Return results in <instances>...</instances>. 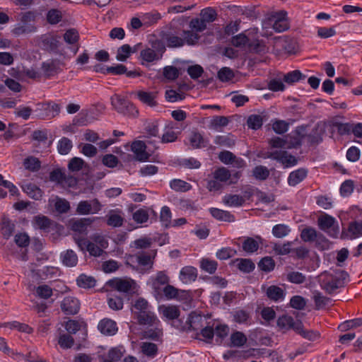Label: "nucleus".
I'll use <instances>...</instances> for the list:
<instances>
[{
    "mask_svg": "<svg viewBox=\"0 0 362 362\" xmlns=\"http://www.w3.org/2000/svg\"><path fill=\"white\" fill-rule=\"evenodd\" d=\"M327 128V124L324 122H318L312 132L308 134H303L301 132L304 130L303 127L298 128L296 133L298 135L297 139H300V143L303 139H306L310 145L317 144L322 141V135L325 134Z\"/></svg>",
    "mask_w": 362,
    "mask_h": 362,
    "instance_id": "f257e3e1",
    "label": "nucleus"
},
{
    "mask_svg": "<svg viewBox=\"0 0 362 362\" xmlns=\"http://www.w3.org/2000/svg\"><path fill=\"white\" fill-rule=\"evenodd\" d=\"M111 103L119 113L133 117H136L139 114V111L131 102L119 95H114L111 97Z\"/></svg>",
    "mask_w": 362,
    "mask_h": 362,
    "instance_id": "f03ea898",
    "label": "nucleus"
},
{
    "mask_svg": "<svg viewBox=\"0 0 362 362\" xmlns=\"http://www.w3.org/2000/svg\"><path fill=\"white\" fill-rule=\"evenodd\" d=\"M319 228L330 237L337 238L339 233V227L336 219L332 216L323 214L317 218Z\"/></svg>",
    "mask_w": 362,
    "mask_h": 362,
    "instance_id": "7ed1b4c3",
    "label": "nucleus"
},
{
    "mask_svg": "<svg viewBox=\"0 0 362 362\" xmlns=\"http://www.w3.org/2000/svg\"><path fill=\"white\" fill-rule=\"evenodd\" d=\"M102 205L97 199L91 201H81L76 207V213L80 215L96 214L101 210Z\"/></svg>",
    "mask_w": 362,
    "mask_h": 362,
    "instance_id": "20e7f679",
    "label": "nucleus"
},
{
    "mask_svg": "<svg viewBox=\"0 0 362 362\" xmlns=\"http://www.w3.org/2000/svg\"><path fill=\"white\" fill-rule=\"evenodd\" d=\"M266 157L279 161L286 168L295 165L298 162L295 156L288 154L286 151L268 152Z\"/></svg>",
    "mask_w": 362,
    "mask_h": 362,
    "instance_id": "39448f33",
    "label": "nucleus"
},
{
    "mask_svg": "<svg viewBox=\"0 0 362 362\" xmlns=\"http://www.w3.org/2000/svg\"><path fill=\"white\" fill-rule=\"evenodd\" d=\"M146 143L143 141H135L132 144L131 149L135 154L136 160L144 162L149 158L151 153L146 151L147 144H152L153 142L148 140Z\"/></svg>",
    "mask_w": 362,
    "mask_h": 362,
    "instance_id": "423d86ee",
    "label": "nucleus"
},
{
    "mask_svg": "<svg viewBox=\"0 0 362 362\" xmlns=\"http://www.w3.org/2000/svg\"><path fill=\"white\" fill-rule=\"evenodd\" d=\"M60 44V37L50 33L42 35L40 40L41 47L49 52H57Z\"/></svg>",
    "mask_w": 362,
    "mask_h": 362,
    "instance_id": "0eeeda50",
    "label": "nucleus"
},
{
    "mask_svg": "<svg viewBox=\"0 0 362 362\" xmlns=\"http://www.w3.org/2000/svg\"><path fill=\"white\" fill-rule=\"evenodd\" d=\"M107 285L120 292L127 293L135 288L136 283L130 279H113L107 282Z\"/></svg>",
    "mask_w": 362,
    "mask_h": 362,
    "instance_id": "6e6552de",
    "label": "nucleus"
},
{
    "mask_svg": "<svg viewBox=\"0 0 362 362\" xmlns=\"http://www.w3.org/2000/svg\"><path fill=\"white\" fill-rule=\"evenodd\" d=\"M321 287L327 293H332L343 286L342 281L337 276L327 274L321 281Z\"/></svg>",
    "mask_w": 362,
    "mask_h": 362,
    "instance_id": "1a4fd4ad",
    "label": "nucleus"
},
{
    "mask_svg": "<svg viewBox=\"0 0 362 362\" xmlns=\"http://www.w3.org/2000/svg\"><path fill=\"white\" fill-rule=\"evenodd\" d=\"M62 310L66 315H75L80 308V303L77 298L67 296L61 303Z\"/></svg>",
    "mask_w": 362,
    "mask_h": 362,
    "instance_id": "9d476101",
    "label": "nucleus"
},
{
    "mask_svg": "<svg viewBox=\"0 0 362 362\" xmlns=\"http://www.w3.org/2000/svg\"><path fill=\"white\" fill-rule=\"evenodd\" d=\"M301 322L300 320L295 321L291 316L284 315L278 318L276 324L279 329L284 330V332L289 329H293L296 332V327H298Z\"/></svg>",
    "mask_w": 362,
    "mask_h": 362,
    "instance_id": "9b49d317",
    "label": "nucleus"
},
{
    "mask_svg": "<svg viewBox=\"0 0 362 362\" xmlns=\"http://www.w3.org/2000/svg\"><path fill=\"white\" fill-rule=\"evenodd\" d=\"M262 290L264 291L267 297L272 301H281L285 298V290L278 286H262Z\"/></svg>",
    "mask_w": 362,
    "mask_h": 362,
    "instance_id": "f8f14e48",
    "label": "nucleus"
},
{
    "mask_svg": "<svg viewBox=\"0 0 362 362\" xmlns=\"http://www.w3.org/2000/svg\"><path fill=\"white\" fill-rule=\"evenodd\" d=\"M42 107L45 112L40 113L38 115L41 119L54 118L60 112V105L55 103L49 102L42 104Z\"/></svg>",
    "mask_w": 362,
    "mask_h": 362,
    "instance_id": "ddd939ff",
    "label": "nucleus"
},
{
    "mask_svg": "<svg viewBox=\"0 0 362 362\" xmlns=\"http://www.w3.org/2000/svg\"><path fill=\"white\" fill-rule=\"evenodd\" d=\"M134 315L137 320L138 323L141 325L152 326L159 322V320L154 315V313L148 310L143 312H139V313H137Z\"/></svg>",
    "mask_w": 362,
    "mask_h": 362,
    "instance_id": "4468645a",
    "label": "nucleus"
},
{
    "mask_svg": "<svg viewBox=\"0 0 362 362\" xmlns=\"http://www.w3.org/2000/svg\"><path fill=\"white\" fill-rule=\"evenodd\" d=\"M301 239L305 242H313L316 240L327 242V240L322 234H318L313 228L308 227L304 228L300 233Z\"/></svg>",
    "mask_w": 362,
    "mask_h": 362,
    "instance_id": "2eb2a0df",
    "label": "nucleus"
},
{
    "mask_svg": "<svg viewBox=\"0 0 362 362\" xmlns=\"http://www.w3.org/2000/svg\"><path fill=\"white\" fill-rule=\"evenodd\" d=\"M98 218H83L71 221V229L78 233H83L88 226H90Z\"/></svg>",
    "mask_w": 362,
    "mask_h": 362,
    "instance_id": "dca6fc26",
    "label": "nucleus"
},
{
    "mask_svg": "<svg viewBox=\"0 0 362 362\" xmlns=\"http://www.w3.org/2000/svg\"><path fill=\"white\" fill-rule=\"evenodd\" d=\"M269 144L274 148H291L300 146V141L295 138L293 141L288 143L286 139L274 137L269 141Z\"/></svg>",
    "mask_w": 362,
    "mask_h": 362,
    "instance_id": "f3484780",
    "label": "nucleus"
},
{
    "mask_svg": "<svg viewBox=\"0 0 362 362\" xmlns=\"http://www.w3.org/2000/svg\"><path fill=\"white\" fill-rule=\"evenodd\" d=\"M98 329L105 335H114L117 331L116 322L110 319H103L98 324Z\"/></svg>",
    "mask_w": 362,
    "mask_h": 362,
    "instance_id": "a211bd4d",
    "label": "nucleus"
},
{
    "mask_svg": "<svg viewBox=\"0 0 362 362\" xmlns=\"http://www.w3.org/2000/svg\"><path fill=\"white\" fill-rule=\"evenodd\" d=\"M42 71L46 77H50L58 73L60 69L59 62L57 60H48L42 64Z\"/></svg>",
    "mask_w": 362,
    "mask_h": 362,
    "instance_id": "6ab92c4d",
    "label": "nucleus"
},
{
    "mask_svg": "<svg viewBox=\"0 0 362 362\" xmlns=\"http://www.w3.org/2000/svg\"><path fill=\"white\" fill-rule=\"evenodd\" d=\"M119 211L110 210L106 215V223L112 227L117 228L123 225L124 218Z\"/></svg>",
    "mask_w": 362,
    "mask_h": 362,
    "instance_id": "aec40b11",
    "label": "nucleus"
},
{
    "mask_svg": "<svg viewBox=\"0 0 362 362\" xmlns=\"http://www.w3.org/2000/svg\"><path fill=\"white\" fill-rule=\"evenodd\" d=\"M64 265L69 267H75L78 263V256L72 250H66L60 255Z\"/></svg>",
    "mask_w": 362,
    "mask_h": 362,
    "instance_id": "412c9836",
    "label": "nucleus"
},
{
    "mask_svg": "<svg viewBox=\"0 0 362 362\" xmlns=\"http://www.w3.org/2000/svg\"><path fill=\"white\" fill-rule=\"evenodd\" d=\"M35 27L29 23H18L11 30V33L16 37H19L23 35L28 34L35 32Z\"/></svg>",
    "mask_w": 362,
    "mask_h": 362,
    "instance_id": "4be33fe9",
    "label": "nucleus"
},
{
    "mask_svg": "<svg viewBox=\"0 0 362 362\" xmlns=\"http://www.w3.org/2000/svg\"><path fill=\"white\" fill-rule=\"evenodd\" d=\"M197 277V269L193 267H185L180 273V279L185 284L194 281Z\"/></svg>",
    "mask_w": 362,
    "mask_h": 362,
    "instance_id": "5701e85b",
    "label": "nucleus"
},
{
    "mask_svg": "<svg viewBox=\"0 0 362 362\" xmlns=\"http://www.w3.org/2000/svg\"><path fill=\"white\" fill-rule=\"evenodd\" d=\"M64 40L66 43L75 45L76 47H74L73 52L74 54H76L78 50V41L79 40V35L78 31L73 28L66 30L64 34Z\"/></svg>",
    "mask_w": 362,
    "mask_h": 362,
    "instance_id": "b1692460",
    "label": "nucleus"
},
{
    "mask_svg": "<svg viewBox=\"0 0 362 362\" xmlns=\"http://www.w3.org/2000/svg\"><path fill=\"white\" fill-rule=\"evenodd\" d=\"M307 170L304 168H300L289 174L288 183L291 186H296L302 182L307 176Z\"/></svg>",
    "mask_w": 362,
    "mask_h": 362,
    "instance_id": "393cba45",
    "label": "nucleus"
},
{
    "mask_svg": "<svg viewBox=\"0 0 362 362\" xmlns=\"http://www.w3.org/2000/svg\"><path fill=\"white\" fill-rule=\"evenodd\" d=\"M346 236L350 239H355L362 236V220L349 223Z\"/></svg>",
    "mask_w": 362,
    "mask_h": 362,
    "instance_id": "a878e982",
    "label": "nucleus"
},
{
    "mask_svg": "<svg viewBox=\"0 0 362 362\" xmlns=\"http://www.w3.org/2000/svg\"><path fill=\"white\" fill-rule=\"evenodd\" d=\"M211 216L218 221H223L228 222H233L235 221V217L230 212L221 210L217 208L210 209Z\"/></svg>",
    "mask_w": 362,
    "mask_h": 362,
    "instance_id": "bb28decb",
    "label": "nucleus"
},
{
    "mask_svg": "<svg viewBox=\"0 0 362 362\" xmlns=\"http://www.w3.org/2000/svg\"><path fill=\"white\" fill-rule=\"evenodd\" d=\"M23 190L32 199L39 200L42 197V191L35 184L28 183L23 186Z\"/></svg>",
    "mask_w": 362,
    "mask_h": 362,
    "instance_id": "cd10ccee",
    "label": "nucleus"
},
{
    "mask_svg": "<svg viewBox=\"0 0 362 362\" xmlns=\"http://www.w3.org/2000/svg\"><path fill=\"white\" fill-rule=\"evenodd\" d=\"M245 202L244 197L239 194H226L223 198V202L229 206H240Z\"/></svg>",
    "mask_w": 362,
    "mask_h": 362,
    "instance_id": "c85d7f7f",
    "label": "nucleus"
},
{
    "mask_svg": "<svg viewBox=\"0 0 362 362\" xmlns=\"http://www.w3.org/2000/svg\"><path fill=\"white\" fill-rule=\"evenodd\" d=\"M33 224L37 228L47 230L52 225V221L45 216L38 215L33 218Z\"/></svg>",
    "mask_w": 362,
    "mask_h": 362,
    "instance_id": "c756f323",
    "label": "nucleus"
},
{
    "mask_svg": "<svg viewBox=\"0 0 362 362\" xmlns=\"http://www.w3.org/2000/svg\"><path fill=\"white\" fill-rule=\"evenodd\" d=\"M137 96L143 103L150 107H155L157 105V102L155 100L156 97V93L139 91L137 93Z\"/></svg>",
    "mask_w": 362,
    "mask_h": 362,
    "instance_id": "7c9ffc66",
    "label": "nucleus"
},
{
    "mask_svg": "<svg viewBox=\"0 0 362 362\" xmlns=\"http://www.w3.org/2000/svg\"><path fill=\"white\" fill-rule=\"evenodd\" d=\"M160 310L163 315L169 320L177 319L180 314L179 308L176 305H163L162 307H160Z\"/></svg>",
    "mask_w": 362,
    "mask_h": 362,
    "instance_id": "2f4dec72",
    "label": "nucleus"
},
{
    "mask_svg": "<svg viewBox=\"0 0 362 362\" xmlns=\"http://www.w3.org/2000/svg\"><path fill=\"white\" fill-rule=\"evenodd\" d=\"M247 342L246 336L241 332L236 331L230 335L229 346L241 347Z\"/></svg>",
    "mask_w": 362,
    "mask_h": 362,
    "instance_id": "473e14b6",
    "label": "nucleus"
},
{
    "mask_svg": "<svg viewBox=\"0 0 362 362\" xmlns=\"http://www.w3.org/2000/svg\"><path fill=\"white\" fill-rule=\"evenodd\" d=\"M23 165L25 169L31 171H38L41 168V162L37 158L28 156L23 161Z\"/></svg>",
    "mask_w": 362,
    "mask_h": 362,
    "instance_id": "72a5a7b5",
    "label": "nucleus"
},
{
    "mask_svg": "<svg viewBox=\"0 0 362 362\" xmlns=\"http://www.w3.org/2000/svg\"><path fill=\"white\" fill-rule=\"evenodd\" d=\"M171 189L176 192H185L191 189L192 186L189 183L179 179L173 180L170 182Z\"/></svg>",
    "mask_w": 362,
    "mask_h": 362,
    "instance_id": "f704fd0d",
    "label": "nucleus"
},
{
    "mask_svg": "<svg viewBox=\"0 0 362 362\" xmlns=\"http://www.w3.org/2000/svg\"><path fill=\"white\" fill-rule=\"evenodd\" d=\"M189 143L194 148L206 147L207 141L198 132H193L189 138Z\"/></svg>",
    "mask_w": 362,
    "mask_h": 362,
    "instance_id": "c9c22d12",
    "label": "nucleus"
},
{
    "mask_svg": "<svg viewBox=\"0 0 362 362\" xmlns=\"http://www.w3.org/2000/svg\"><path fill=\"white\" fill-rule=\"evenodd\" d=\"M169 277L165 274L164 272H159L154 281H153V288L156 292L160 290V286L169 285Z\"/></svg>",
    "mask_w": 362,
    "mask_h": 362,
    "instance_id": "e433bc0d",
    "label": "nucleus"
},
{
    "mask_svg": "<svg viewBox=\"0 0 362 362\" xmlns=\"http://www.w3.org/2000/svg\"><path fill=\"white\" fill-rule=\"evenodd\" d=\"M282 47L288 54H295L297 50V42L295 39L284 36L282 38Z\"/></svg>",
    "mask_w": 362,
    "mask_h": 362,
    "instance_id": "4c0bfd02",
    "label": "nucleus"
},
{
    "mask_svg": "<svg viewBox=\"0 0 362 362\" xmlns=\"http://www.w3.org/2000/svg\"><path fill=\"white\" fill-rule=\"evenodd\" d=\"M164 40L169 47H180L185 45V40L182 37L173 34H165Z\"/></svg>",
    "mask_w": 362,
    "mask_h": 362,
    "instance_id": "58836bf2",
    "label": "nucleus"
},
{
    "mask_svg": "<svg viewBox=\"0 0 362 362\" xmlns=\"http://www.w3.org/2000/svg\"><path fill=\"white\" fill-rule=\"evenodd\" d=\"M86 167H88L87 163L78 157L72 158L68 164V169L71 172H78Z\"/></svg>",
    "mask_w": 362,
    "mask_h": 362,
    "instance_id": "ea45409f",
    "label": "nucleus"
},
{
    "mask_svg": "<svg viewBox=\"0 0 362 362\" xmlns=\"http://www.w3.org/2000/svg\"><path fill=\"white\" fill-rule=\"evenodd\" d=\"M136 51V49L134 48L133 52ZM131 52H132V47L129 45H123L118 48L116 58L118 61L125 62L130 56Z\"/></svg>",
    "mask_w": 362,
    "mask_h": 362,
    "instance_id": "a19ab883",
    "label": "nucleus"
},
{
    "mask_svg": "<svg viewBox=\"0 0 362 362\" xmlns=\"http://www.w3.org/2000/svg\"><path fill=\"white\" fill-rule=\"evenodd\" d=\"M141 349L144 355L149 357H154L158 352L157 345L151 342H142Z\"/></svg>",
    "mask_w": 362,
    "mask_h": 362,
    "instance_id": "79ce46f5",
    "label": "nucleus"
},
{
    "mask_svg": "<svg viewBox=\"0 0 362 362\" xmlns=\"http://www.w3.org/2000/svg\"><path fill=\"white\" fill-rule=\"evenodd\" d=\"M148 310V303L146 299L143 298H139L137 300H136L132 307V312L133 315H136L137 313H139V312H143Z\"/></svg>",
    "mask_w": 362,
    "mask_h": 362,
    "instance_id": "37998d69",
    "label": "nucleus"
},
{
    "mask_svg": "<svg viewBox=\"0 0 362 362\" xmlns=\"http://www.w3.org/2000/svg\"><path fill=\"white\" fill-rule=\"evenodd\" d=\"M214 178L221 182H226L231 177V173L229 170L224 167L218 168L214 172Z\"/></svg>",
    "mask_w": 362,
    "mask_h": 362,
    "instance_id": "c03bdc74",
    "label": "nucleus"
},
{
    "mask_svg": "<svg viewBox=\"0 0 362 362\" xmlns=\"http://www.w3.org/2000/svg\"><path fill=\"white\" fill-rule=\"evenodd\" d=\"M214 142L217 145L228 148L233 147L235 144L233 137L229 134L216 136Z\"/></svg>",
    "mask_w": 362,
    "mask_h": 362,
    "instance_id": "a18cd8bd",
    "label": "nucleus"
},
{
    "mask_svg": "<svg viewBox=\"0 0 362 362\" xmlns=\"http://www.w3.org/2000/svg\"><path fill=\"white\" fill-rule=\"evenodd\" d=\"M76 281L78 286L82 288H92L95 284V280L93 277L83 274L77 278Z\"/></svg>",
    "mask_w": 362,
    "mask_h": 362,
    "instance_id": "49530a36",
    "label": "nucleus"
},
{
    "mask_svg": "<svg viewBox=\"0 0 362 362\" xmlns=\"http://www.w3.org/2000/svg\"><path fill=\"white\" fill-rule=\"evenodd\" d=\"M49 180L59 184L66 183V175L59 168L53 170L49 174Z\"/></svg>",
    "mask_w": 362,
    "mask_h": 362,
    "instance_id": "de8ad7c7",
    "label": "nucleus"
},
{
    "mask_svg": "<svg viewBox=\"0 0 362 362\" xmlns=\"http://www.w3.org/2000/svg\"><path fill=\"white\" fill-rule=\"evenodd\" d=\"M269 169L263 165L256 166L252 170V175L259 180H265L269 176Z\"/></svg>",
    "mask_w": 362,
    "mask_h": 362,
    "instance_id": "09e8293b",
    "label": "nucleus"
},
{
    "mask_svg": "<svg viewBox=\"0 0 362 362\" xmlns=\"http://www.w3.org/2000/svg\"><path fill=\"white\" fill-rule=\"evenodd\" d=\"M305 78V76L303 75V74L299 70H295L285 74L284 81L288 84H292Z\"/></svg>",
    "mask_w": 362,
    "mask_h": 362,
    "instance_id": "8fccbe9b",
    "label": "nucleus"
},
{
    "mask_svg": "<svg viewBox=\"0 0 362 362\" xmlns=\"http://www.w3.org/2000/svg\"><path fill=\"white\" fill-rule=\"evenodd\" d=\"M162 335V329L158 327L155 329H149L142 332V338L148 339L154 341H158Z\"/></svg>",
    "mask_w": 362,
    "mask_h": 362,
    "instance_id": "3c124183",
    "label": "nucleus"
},
{
    "mask_svg": "<svg viewBox=\"0 0 362 362\" xmlns=\"http://www.w3.org/2000/svg\"><path fill=\"white\" fill-rule=\"evenodd\" d=\"M291 231L289 227L285 224L275 225L272 228V234L278 238L286 236Z\"/></svg>",
    "mask_w": 362,
    "mask_h": 362,
    "instance_id": "603ef678",
    "label": "nucleus"
},
{
    "mask_svg": "<svg viewBox=\"0 0 362 362\" xmlns=\"http://www.w3.org/2000/svg\"><path fill=\"white\" fill-rule=\"evenodd\" d=\"M72 148V142L71 141L66 138L63 137L59 141L57 148L59 152V153L62 155H66L69 153V152L71 151Z\"/></svg>",
    "mask_w": 362,
    "mask_h": 362,
    "instance_id": "864d4df0",
    "label": "nucleus"
},
{
    "mask_svg": "<svg viewBox=\"0 0 362 362\" xmlns=\"http://www.w3.org/2000/svg\"><path fill=\"white\" fill-rule=\"evenodd\" d=\"M291 245L292 242H286L283 245L274 243L272 248L276 255H285L290 253L292 251L291 247Z\"/></svg>",
    "mask_w": 362,
    "mask_h": 362,
    "instance_id": "5fc2aeb1",
    "label": "nucleus"
},
{
    "mask_svg": "<svg viewBox=\"0 0 362 362\" xmlns=\"http://www.w3.org/2000/svg\"><path fill=\"white\" fill-rule=\"evenodd\" d=\"M1 230L4 237L8 239L14 230V224L8 218H3Z\"/></svg>",
    "mask_w": 362,
    "mask_h": 362,
    "instance_id": "6e6d98bb",
    "label": "nucleus"
},
{
    "mask_svg": "<svg viewBox=\"0 0 362 362\" xmlns=\"http://www.w3.org/2000/svg\"><path fill=\"white\" fill-rule=\"evenodd\" d=\"M216 12L211 8L202 9L200 13L201 18L206 23H211L215 21L216 18Z\"/></svg>",
    "mask_w": 362,
    "mask_h": 362,
    "instance_id": "4d7b16f0",
    "label": "nucleus"
},
{
    "mask_svg": "<svg viewBox=\"0 0 362 362\" xmlns=\"http://www.w3.org/2000/svg\"><path fill=\"white\" fill-rule=\"evenodd\" d=\"M247 124L249 128L258 129L262 126V117L259 115H252L247 118Z\"/></svg>",
    "mask_w": 362,
    "mask_h": 362,
    "instance_id": "13d9d810",
    "label": "nucleus"
},
{
    "mask_svg": "<svg viewBox=\"0 0 362 362\" xmlns=\"http://www.w3.org/2000/svg\"><path fill=\"white\" fill-rule=\"evenodd\" d=\"M107 303L109 307L115 310H119L123 308L122 298L115 295H110L107 299Z\"/></svg>",
    "mask_w": 362,
    "mask_h": 362,
    "instance_id": "bf43d9fd",
    "label": "nucleus"
},
{
    "mask_svg": "<svg viewBox=\"0 0 362 362\" xmlns=\"http://www.w3.org/2000/svg\"><path fill=\"white\" fill-rule=\"evenodd\" d=\"M258 267L262 271L269 272L274 269L275 262L270 257H265L262 258L258 264Z\"/></svg>",
    "mask_w": 362,
    "mask_h": 362,
    "instance_id": "052dcab7",
    "label": "nucleus"
},
{
    "mask_svg": "<svg viewBox=\"0 0 362 362\" xmlns=\"http://www.w3.org/2000/svg\"><path fill=\"white\" fill-rule=\"evenodd\" d=\"M258 248V243L252 238H247L243 243V249L249 253L256 252Z\"/></svg>",
    "mask_w": 362,
    "mask_h": 362,
    "instance_id": "680f3d73",
    "label": "nucleus"
},
{
    "mask_svg": "<svg viewBox=\"0 0 362 362\" xmlns=\"http://www.w3.org/2000/svg\"><path fill=\"white\" fill-rule=\"evenodd\" d=\"M62 12L57 9H51L47 13V22L52 25H55L62 21Z\"/></svg>",
    "mask_w": 362,
    "mask_h": 362,
    "instance_id": "e2e57ef3",
    "label": "nucleus"
},
{
    "mask_svg": "<svg viewBox=\"0 0 362 362\" xmlns=\"http://www.w3.org/2000/svg\"><path fill=\"white\" fill-rule=\"evenodd\" d=\"M362 326V318H356L344 322L339 326L341 331H346Z\"/></svg>",
    "mask_w": 362,
    "mask_h": 362,
    "instance_id": "0e129e2a",
    "label": "nucleus"
},
{
    "mask_svg": "<svg viewBox=\"0 0 362 362\" xmlns=\"http://www.w3.org/2000/svg\"><path fill=\"white\" fill-rule=\"evenodd\" d=\"M315 308L319 310L328 304L330 299L326 296H322L320 292L315 291L313 296Z\"/></svg>",
    "mask_w": 362,
    "mask_h": 362,
    "instance_id": "69168bd1",
    "label": "nucleus"
},
{
    "mask_svg": "<svg viewBox=\"0 0 362 362\" xmlns=\"http://www.w3.org/2000/svg\"><path fill=\"white\" fill-rule=\"evenodd\" d=\"M217 265V262L215 260L203 259L201 261V268L209 274H214L216 272Z\"/></svg>",
    "mask_w": 362,
    "mask_h": 362,
    "instance_id": "338daca9",
    "label": "nucleus"
},
{
    "mask_svg": "<svg viewBox=\"0 0 362 362\" xmlns=\"http://www.w3.org/2000/svg\"><path fill=\"white\" fill-rule=\"evenodd\" d=\"M74 343L73 337L68 334H61L58 339L60 347L64 349L71 348Z\"/></svg>",
    "mask_w": 362,
    "mask_h": 362,
    "instance_id": "774afa93",
    "label": "nucleus"
}]
</instances>
